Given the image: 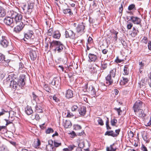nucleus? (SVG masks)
<instances>
[{
	"mask_svg": "<svg viewBox=\"0 0 151 151\" xmlns=\"http://www.w3.org/2000/svg\"><path fill=\"white\" fill-rule=\"evenodd\" d=\"M117 122V120L115 118L111 119V124L113 126H115Z\"/></svg>",
	"mask_w": 151,
	"mask_h": 151,
	"instance_id": "39",
	"label": "nucleus"
},
{
	"mask_svg": "<svg viewBox=\"0 0 151 151\" xmlns=\"http://www.w3.org/2000/svg\"><path fill=\"white\" fill-rule=\"evenodd\" d=\"M50 47L55 51H57L58 52H62L64 47L63 44L60 42L57 41H53L50 42Z\"/></svg>",
	"mask_w": 151,
	"mask_h": 151,
	"instance_id": "3",
	"label": "nucleus"
},
{
	"mask_svg": "<svg viewBox=\"0 0 151 151\" xmlns=\"http://www.w3.org/2000/svg\"><path fill=\"white\" fill-rule=\"evenodd\" d=\"M142 41L145 44H147V42L148 41V39L147 37H145L142 39Z\"/></svg>",
	"mask_w": 151,
	"mask_h": 151,
	"instance_id": "58",
	"label": "nucleus"
},
{
	"mask_svg": "<svg viewBox=\"0 0 151 151\" xmlns=\"http://www.w3.org/2000/svg\"><path fill=\"white\" fill-rule=\"evenodd\" d=\"M73 96V91L70 89H69L66 91L65 93V97L67 99L71 98Z\"/></svg>",
	"mask_w": 151,
	"mask_h": 151,
	"instance_id": "15",
	"label": "nucleus"
},
{
	"mask_svg": "<svg viewBox=\"0 0 151 151\" xmlns=\"http://www.w3.org/2000/svg\"><path fill=\"white\" fill-rule=\"evenodd\" d=\"M19 71L21 72H24L25 71V68H24V65L22 62H20L19 63Z\"/></svg>",
	"mask_w": 151,
	"mask_h": 151,
	"instance_id": "20",
	"label": "nucleus"
},
{
	"mask_svg": "<svg viewBox=\"0 0 151 151\" xmlns=\"http://www.w3.org/2000/svg\"><path fill=\"white\" fill-rule=\"evenodd\" d=\"M114 109L116 111H117L118 114L119 115H120V113L121 112H122V111L121 110L120 108H115Z\"/></svg>",
	"mask_w": 151,
	"mask_h": 151,
	"instance_id": "57",
	"label": "nucleus"
},
{
	"mask_svg": "<svg viewBox=\"0 0 151 151\" xmlns=\"http://www.w3.org/2000/svg\"><path fill=\"white\" fill-rule=\"evenodd\" d=\"M148 47L149 50H151V41H149L148 42Z\"/></svg>",
	"mask_w": 151,
	"mask_h": 151,
	"instance_id": "62",
	"label": "nucleus"
},
{
	"mask_svg": "<svg viewBox=\"0 0 151 151\" xmlns=\"http://www.w3.org/2000/svg\"><path fill=\"white\" fill-rule=\"evenodd\" d=\"M98 119L97 120L98 124L101 126L104 125V122L103 120L100 117L98 118Z\"/></svg>",
	"mask_w": 151,
	"mask_h": 151,
	"instance_id": "45",
	"label": "nucleus"
},
{
	"mask_svg": "<svg viewBox=\"0 0 151 151\" xmlns=\"http://www.w3.org/2000/svg\"><path fill=\"white\" fill-rule=\"evenodd\" d=\"M53 31L52 28L50 29L48 31L47 34L49 36H51L52 34V32Z\"/></svg>",
	"mask_w": 151,
	"mask_h": 151,
	"instance_id": "53",
	"label": "nucleus"
},
{
	"mask_svg": "<svg viewBox=\"0 0 151 151\" xmlns=\"http://www.w3.org/2000/svg\"><path fill=\"white\" fill-rule=\"evenodd\" d=\"M129 21H131L134 24L141 25V19L135 16H131Z\"/></svg>",
	"mask_w": 151,
	"mask_h": 151,
	"instance_id": "5",
	"label": "nucleus"
},
{
	"mask_svg": "<svg viewBox=\"0 0 151 151\" xmlns=\"http://www.w3.org/2000/svg\"><path fill=\"white\" fill-rule=\"evenodd\" d=\"M122 79L121 80L120 83L121 85H124L126 84L129 81L128 79L127 78L123 77Z\"/></svg>",
	"mask_w": 151,
	"mask_h": 151,
	"instance_id": "24",
	"label": "nucleus"
},
{
	"mask_svg": "<svg viewBox=\"0 0 151 151\" xmlns=\"http://www.w3.org/2000/svg\"><path fill=\"white\" fill-rule=\"evenodd\" d=\"M124 4V2H122L121 4V6L119 7V12L120 13H122V12L123 10V5Z\"/></svg>",
	"mask_w": 151,
	"mask_h": 151,
	"instance_id": "60",
	"label": "nucleus"
},
{
	"mask_svg": "<svg viewBox=\"0 0 151 151\" xmlns=\"http://www.w3.org/2000/svg\"><path fill=\"white\" fill-rule=\"evenodd\" d=\"M53 142L52 140L48 141V144L46 146V150L47 151H54L55 148L53 145Z\"/></svg>",
	"mask_w": 151,
	"mask_h": 151,
	"instance_id": "9",
	"label": "nucleus"
},
{
	"mask_svg": "<svg viewBox=\"0 0 151 151\" xmlns=\"http://www.w3.org/2000/svg\"><path fill=\"white\" fill-rule=\"evenodd\" d=\"M142 137L143 139L145 141H146L147 139V136L146 133L145 132H142Z\"/></svg>",
	"mask_w": 151,
	"mask_h": 151,
	"instance_id": "38",
	"label": "nucleus"
},
{
	"mask_svg": "<svg viewBox=\"0 0 151 151\" xmlns=\"http://www.w3.org/2000/svg\"><path fill=\"white\" fill-rule=\"evenodd\" d=\"M64 127L66 128H70L72 126V124L70 121L66 120L64 124Z\"/></svg>",
	"mask_w": 151,
	"mask_h": 151,
	"instance_id": "26",
	"label": "nucleus"
},
{
	"mask_svg": "<svg viewBox=\"0 0 151 151\" xmlns=\"http://www.w3.org/2000/svg\"><path fill=\"white\" fill-rule=\"evenodd\" d=\"M25 112L28 115H30L33 113V110L31 107L29 106H27L25 108Z\"/></svg>",
	"mask_w": 151,
	"mask_h": 151,
	"instance_id": "19",
	"label": "nucleus"
},
{
	"mask_svg": "<svg viewBox=\"0 0 151 151\" xmlns=\"http://www.w3.org/2000/svg\"><path fill=\"white\" fill-rule=\"evenodd\" d=\"M65 37L70 38L72 39L75 38V33L72 30L68 29L65 32Z\"/></svg>",
	"mask_w": 151,
	"mask_h": 151,
	"instance_id": "6",
	"label": "nucleus"
},
{
	"mask_svg": "<svg viewBox=\"0 0 151 151\" xmlns=\"http://www.w3.org/2000/svg\"><path fill=\"white\" fill-rule=\"evenodd\" d=\"M53 99L56 102H58L59 101V99L57 98L55 96H53Z\"/></svg>",
	"mask_w": 151,
	"mask_h": 151,
	"instance_id": "63",
	"label": "nucleus"
},
{
	"mask_svg": "<svg viewBox=\"0 0 151 151\" xmlns=\"http://www.w3.org/2000/svg\"><path fill=\"white\" fill-rule=\"evenodd\" d=\"M17 24H18L16 27H14V31L17 33H18L22 29L25 25L23 22L20 21L17 23Z\"/></svg>",
	"mask_w": 151,
	"mask_h": 151,
	"instance_id": "8",
	"label": "nucleus"
},
{
	"mask_svg": "<svg viewBox=\"0 0 151 151\" xmlns=\"http://www.w3.org/2000/svg\"><path fill=\"white\" fill-rule=\"evenodd\" d=\"M18 76L16 74L14 73H12L8 76V78L9 79L11 78H12V80L16 81L17 80V78Z\"/></svg>",
	"mask_w": 151,
	"mask_h": 151,
	"instance_id": "27",
	"label": "nucleus"
},
{
	"mask_svg": "<svg viewBox=\"0 0 151 151\" xmlns=\"http://www.w3.org/2000/svg\"><path fill=\"white\" fill-rule=\"evenodd\" d=\"M4 120L6 122V125L7 126L9 124H11L12 123V120H9L8 119H5Z\"/></svg>",
	"mask_w": 151,
	"mask_h": 151,
	"instance_id": "54",
	"label": "nucleus"
},
{
	"mask_svg": "<svg viewBox=\"0 0 151 151\" xmlns=\"http://www.w3.org/2000/svg\"><path fill=\"white\" fill-rule=\"evenodd\" d=\"M44 89L48 92H50L51 90L49 86L48 85L45 84L43 87Z\"/></svg>",
	"mask_w": 151,
	"mask_h": 151,
	"instance_id": "37",
	"label": "nucleus"
},
{
	"mask_svg": "<svg viewBox=\"0 0 151 151\" xmlns=\"http://www.w3.org/2000/svg\"><path fill=\"white\" fill-rule=\"evenodd\" d=\"M29 55L31 60H35L37 57V52L35 51L32 50L29 52Z\"/></svg>",
	"mask_w": 151,
	"mask_h": 151,
	"instance_id": "11",
	"label": "nucleus"
},
{
	"mask_svg": "<svg viewBox=\"0 0 151 151\" xmlns=\"http://www.w3.org/2000/svg\"><path fill=\"white\" fill-rule=\"evenodd\" d=\"M60 36V34L58 31H56L54 32L53 37L54 38L59 39Z\"/></svg>",
	"mask_w": 151,
	"mask_h": 151,
	"instance_id": "25",
	"label": "nucleus"
},
{
	"mask_svg": "<svg viewBox=\"0 0 151 151\" xmlns=\"http://www.w3.org/2000/svg\"><path fill=\"white\" fill-rule=\"evenodd\" d=\"M51 84L53 86H55L57 87L59 84V80L57 77L54 78L52 80Z\"/></svg>",
	"mask_w": 151,
	"mask_h": 151,
	"instance_id": "18",
	"label": "nucleus"
},
{
	"mask_svg": "<svg viewBox=\"0 0 151 151\" xmlns=\"http://www.w3.org/2000/svg\"><path fill=\"white\" fill-rule=\"evenodd\" d=\"M40 145V140L38 139L36 142H35L34 144L36 148H37Z\"/></svg>",
	"mask_w": 151,
	"mask_h": 151,
	"instance_id": "47",
	"label": "nucleus"
},
{
	"mask_svg": "<svg viewBox=\"0 0 151 151\" xmlns=\"http://www.w3.org/2000/svg\"><path fill=\"white\" fill-rule=\"evenodd\" d=\"M6 126H0V132L2 133H4V132L6 131Z\"/></svg>",
	"mask_w": 151,
	"mask_h": 151,
	"instance_id": "43",
	"label": "nucleus"
},
{
	"mask_svg": "<svg viewBox=\"0 0 151 151\" xmlns=\"http://www.w3.org/2000/svg\"><path fill=\"white\" fill-rule=\"evenodd\" d=\"M75 147H76V146L75 145H70L68 146V149L69 150V151H71L73 150Z\"/></svg>",
	"mask_w": 151,
	"mask_h": 151,
	"instance_id": "55",
	"label": "nucleus"
},
{
	"mask_svg": "<svg viewBox=\"0 0 151 151\" xmlns=\"http://www.w3.org/2000/svg\"><path fill=\"white\" fill-rule=\"evenodd\" d=\"M105 135L111 136L114 137L117 136V134L113 132V131H107L105 134Z\"/></svg>",
	"mask_w": 151,
	"mask_h": 151,
	"instance_id": "21",
	"label": "nucleus"
},
{
	"mask_svg": "<svg viewBox=\"0 0 151 151\" xmlns=\"http://www.w3.org/2000/svg\"><path fill=\"white\" fill-rule=\"evenodd\" d=\"M6 62L5 59V56L3 54L0 53V63H4Z\"/></svg>",
	"mask_w": 151,
	"mask_h": 151,
	"instance_id": "30",
	"label": "nucleus"
},
{
	"mask_svg": "<svg viewBox=\"0 0 151 151\" xmlns=\"http://www.w3.org/2000/svg\"><path fill=\"white\" fill-rule=\"evenodd\" d=\"M25 75H22L20 76V79L17 81L11 80L10 81V86L11 87L15 90H19L24 86L25 84Z\"/></svg>",
	"mask_w": 151,
	"mask_h": 151,
	"instance_id": "2",
	"label": "nucleus"
},
{
	"mask_svg": "<svg viewBox=\"0 0 151 151\" xmlns=\"http://www.w3.org/2000/svg\"><path fill=\"white\" fill-rule=\"evenodd\" d=\"M53 144L54 146V147L55 148L58 147L61 145V143H58L56 142L55 140L54 141Z\"/></svg>",
	"mask_w": 151,
	"mask_h": 151,
	"instance_id": "46",
	"label": "nucleus"
},
{
	"mask_svg": "<svg viewBox=\"0 0 151 151\" xmlns=\"http://www.w3.org/2000/svg\"><path fill=\"white\" fill-rule=\"evenodd\" d=\"M124 74L125 75H127L129 73V69L128 66L127 65H125L124 69Z\"/></svg>",
	"mask_w": 151,
	"mask_h": 151,
	"instance_id": "33",
	"label": "nucleus"
},
{
	"mask_svg": "<svg viewBox=\"0 0 151 151\" xmlns=\"http://www.w3.org/2000/svg\"><path fill=\"white\" fill-rule=\"evenodd\" d=\"M141 149L142 151H148L147 147L143 144H142Z\"/></svg>",
	"mask_w": 151,
	"mask_h": 151,
	"instance_id": "48",
	"label": "nucleus"
},
{
	"mask_svg": "<svg viewBox=\"0 0 151 151\" xmlns=\"http://www.w3.org/2000/svg\"><path fill=\"white\" fill-rule=\"evenodd\" d=\"M8 16L4 19V23L6 25L13 27L18 22L20 21L22 18V15L13 11H10L7 13Z\"/></svg>",
	"mask_w": 151,
	"mask_h": 151,
	"instance_id": "1",
	"label": "nucleus"
},
{
	"mask_svg": "<svg viewBox=\"0 0 151 151\" xmlns=\"http://www.w3.org/2000/svg\"><path fill=\"white\" fill-rule=\"evenodd\" d=\"M79 114L81 116H84L86 113V108L84 106H82L78 109Z\"/></svg>",
	"mask_w": 151,
	"mask_h": 151,
	"instance_id": "12",
	"label": "nucleus"
},
{
	"mask_svg": "<svg viewBox=\"0 0 151 151\" xmlns=\"http://www.w3.org/2000/svg\"><path fill=\"white\" fill-rule=\"evenodd\" d=\"M78 109L77 105H73L71 107V111H76Z\"/></svg>",
	"mask_w": 151,
	"mask_h": 151,
	"instance_id": "51",
	"label": "nucleus"
},
{
	"mask_svg": "<svg viewBox=\"0 0 151 151\" xmlns=\"http://www.w3.org/2000/svg\"><path fill=\"white\" fill-rule=\"evenodd\" d=\"M113 83V80L110 75H108L106 77L105 84L106 86L111 85Z\"/></svg>",
	"mask_w": 151,
	"mask_h": 151,
	"instance_id": "13",
	"label": "nucleus"
},
{
	"mask_svg": "<svg viewBox=\"0 0 151 151\" xmlns=\"http://www.w3.org/2000/svg\"><path fill=\"white\" fill-rule=\"evenodd\" d=\"M106 85H105V84L101 83V88H100V89H101V90L102 91H105V90L106 89Z\"/></svg>",
	"mask_w": 151,
	"mask_h": 151,
	"instance_id": "42",
	"label": "nucleus"
},
{
	"mask_svg": "<svg viewBox=\"0 0 151 151\" xmlns=\"http://www.w3.org/2000/svg\"><path fill=\"white\" fill-rule=\"evenodd\" d=\"M6 113H9V117L12 118V116H11L12 114L14 113L13 111H10L8 112L7 110H5L3 109H1V111L0 112V116L3 115L4 114Z\"/></svg>",
	"mask_w": 151,
	"mask_h": 151,
	"instance_id": "17",
	"label": "nucleus"
},
{
	"mask_svg": "<svg viewBox=\"0 0 151 151\" xmlns=\"http://www.w3.org/2000/svg\"><path fill=\"white\" fill-rule=\"evenodd\" d=\"M53 130L51 128H48L45 132L46 134H50L51 133H53Z\"/></svg>",
	"mask_w": 151,
	"mask_h": 151,
	"instance_id": "44",
	"label": "nucleus"
},
{
	"mask_svg": "<svg viewBox=\"0 0 151 151\" xmlns=\"http://www.w3.org/2000/svg\"><path fill=\"white\" fill-rule=\"evenodd\" d=\"M35 109V111L36 112L42 113L43 112L42 108L40 105H36Z\"/></svg>",
	"mask_w": 151,
	"mask_h": 151,
	"instance_id": "22",
	"label": "nucleus"
},
{
	"mask_svg": "<svg viewBox=\"0 0 151 151\" xmlns=\"http://www.w3.org/2000/svg\"><path fill=\"white\" fill-rule=\"evenodd\" d=\"M116 72V69H113L110 71L109 74L108 75H110V77H111L112 76L114 78L115 76Z\"/></svg>",
	"mask_w": 151,
	"mask_h": 151,
	"instance_id": "32",
	"label": "nucleus"
},
{
	"mask_svg": "<svg viewBox=\"0 0 151 151\" xmlns=\"http://www.w3.org/2000/svg\"><path fill=\"white\" fill-rule=\"evenodd\" d=\"M144 63H143L142 62H141L139 63V72L140 73H142V69L144 68Z\"/></svg>",
	"mask_w": 151,
	"mask_h": 151,
	"instance_id": "34",
	"label": "nucleus"
},
{
	"mask_svg": "<svg viewBox=\"0 0 151 151\" xmlns=\"http://www.w3.org/2000/svg\"><path fill=\"white\" fill-rule=\"evenodd\" d=\"M74 128V129L76 130L80 129L81 128V126L78 124L75 125Z\"/></svg>",
	"mask_w": 151,
	"mask_h": 151,
	"instance_id": "56",
	"label": "nucleus"
},
{
	"mask_svg": "<svg viewBox=\"0 0 151 151\" xmlns=\"http://www.w3.org/2000/svg\"><path fill=\"white\" fill-rule=\"evenodd\" d=\"M85 26L83 23L79 24L76 28V31L78 33H83L85 32Z\"/></svg>",
	"mask_w": 151,
	"mask_h": 151,
	"instance_id": "7",
	"label": "nucleus"
},
{
	"mask_svg": "<svg viewBox=\"0 0 151 151\" xmlns=\"http://www.w3.org/2000/svg\"><path fill=\"white\" fill-rule=\"evenodd\" d=\"M128 136H129V138L130 139H132L134 137V134L133 132L132 131H130V132L129 133Z\"/></svg>",
	"mask_w": 151,
	"mask_h": 151,
	"instance_id": "49",
	"label": "nucleus"
},
{
	"mask_svg": "<svg viewBox=\"0 0 151 151\" xmlns=\"http://www.w3.org/2000/svg\"><path fill=\"white\" fill-rule=\"evenodd\" d=\"M133 26V24L131 23H130L128 24L127 25V28L128 29H131Z\"/></svg>",
	"mask_w": 151,
	"mask_h": 151,
	"instance_id": "59",
	"label": "nucleus"
},
{
	"mask_svg": "<svg viewBox=\"0 0 151 151\" xmlns=\"http://www.w3.org/2000/svg\"><path fill=\"white\" fill-rule=\"evenodd\" d=\"M74 115L72 113H71L69 111H68V113L67 115V117L71 118Z\"/></svg>",
	"mask_w": 151,
	"mask_h": 151,
	"instance_id": "50",
	"label": "nucleus"
},
{
	"mask_svg": "<svg viewBox=\"0 0 151 151\" xmlns=\"http://www.w3.org/2000/svg\"><path fill=\"white\" fill-rule=\"evenodd\" d=\"M34 7V4L29 3L28 4L27 10L29 12L31 13L32 11V9Z\"/></svg>",
	"mask_w": 151,
	"mask_h": 151,
	"instance_id": "28",
	"label": "nucleus"
},
{
	"mask_svg": "<svg viewBox=\"0 0 151 151\" xmlns=\"http://www.w3.org/2000/svg\"><path fill=\"white\" fill-rule=\"evenodd\" d=\"M140 118H144L146 116L145 114L144 113L143 110H142L140 112H139L138 114Z\"/></svg>",
	"mask_w": 151,
	"mask_h": 151,
	"instance_id": "36",
	"label": "nucleus"
},
{
	"mask_svg": "<svg viewBox=\"0 0 151 151\" xmlns=\"http://www.w3.org/2000/svg\"><path fill=\"white\" fill-rule=\"evenodd\" d=\"M0 151H9L8 149L4 145H3L0 147Z\"/></svg>",
	"mask_w": 151,
	"mask_h": 151,
	"instance_id": "40",
	"label": "nucleus"
},
{
	"mask_svg": "<svg viewBox=\"0 0 151 151\" xmlns=\"http://www.w3.org/2000/svg\"><path fill=\"white\" fill-rule=\"evenodd\" d=\"M112 34H114V37L115 41H116L117 39V35L118 34V32L115 30H114L112 32Z\"/></svg>",
	"mask_w": 151,
	"mask_h": 151,
	"instance_id": "41",
	"label": "nucleus"
},
{
	"mask_svg": "<svg viewBox=\"0 0 151 151\" xmlns=\"http://www.w3.org/2000/svg\"><path fill=\"white\" fill-rule=\"evenodd\" d=\"M33 34V31H29V33H26L24 35V37L26 38L27 39L30 38L32 37V36Z\"/></svg>",
	"mask_w": 151,
	"mask_h": 151,
	"instance_id": "29",
	"label": "nucleus"
},
{
	"mask_svg": "<svg viewBox=\"0 0 151 151\" xmlns=\"http://www.w3.org/2000/svg\"><path fill=\"white\" fill-rule=\"evenodd\" d=\"M0 44L4 47H6L9 45V42L6 38L4 36H2L0 40Z\"/></svg>",
	"mask_w": 151,
	"mask_h": 151,
	"instance_id": "10",
	"label": "nucleus"
},
{
	"mask_svg": "<svg viewBox=\"0 0 151 151\" xmlns=\"http://www.w3.org/2000/svg\"><path fill=\"white\" fill-rule=\"evenodd\" d=\"M116 149L117 147L115 143H113L109 147H107L106 148L107 151H116Z\"/></svg>",
	"mask_w": 151,
	"mask_h": 151,
	"instance_id": "16",
	"label": "nucleus"
},
{
	"mask_svg": "<svg viewBox=\"0 0 151 151\" xmlns=\"http://www.w3.org/2000/svg\"><path fill=\"white\" fill-rule=\"evenodd\" d=\"M123 61V60H122L119 59L118 57L115 60V61L117 63H121Z\"/></svg>",
	"mask_w": 151,
	"mask_h": 151,
	"instance_id": "61",
	"label": "nucleus"
},
{
	"mask_svg": "<svg viewBox=\"0 0 151 151\" xmlns=\"http://www.w3.org/2000/svg\"><path fill=\"white\" fill-rule=\"evenodd\" d=\"M135 6L134 4L130 5L128 7V9L129 10H131L135 8Z\"/></svg>",
	"mask_w": 151,
	"mask_h": 151,
	"instance_id": "52",
	"label": "nucleus"
},
{
	"mask_svg": "<svg viewBox=\"0 0 151 151\" xmlns=\"http://www.w3.org/2000/svg\"><path fill=\"white\" fill-rule=\"evenodd\" d=\"M89 91L90 92L91 95H95L96 91L92 85H91L89 87Z\"/></svg>",
	"mask_w": 151,
	"mask_h": 151,
	"instance_id": "23",
	"label": "nucleus"
},
{
	"mask_svg": "<svg viewBox=\"0 0 151 151\" xmlns=\"http://www.w3.org/2000/svg\"><path fill=\"white\" fill-rule=\"evenodd\" d=\"M32 96H33V99L35 100L36 98H37V96L35 94L34 92H33L32 93Z\"/></svg>",
	"mask_w": 151,
	"mask_h": 151,
	"instance_id": "64",
	"label": "nucleus"
},
{
	"mask_svg": "<svg viewBox=\"0 0 151 151\" xmlns=\"http://www.w3.org/2000/svg\"><path fill=\"white\" fill-rule=\"evenodd\" d=\"M144 105V104L143 103L142 101L138 100L135 103L133 107L134 111L136 112L139 110H141V108H142V106Z\"/></svg>",
	"mask_w": 151,
	"mask_h": 151,
	"instance_id": "4",
	"label": "nucleus"
},
{
	"mask_svg": "<svg viewBox=\"0 0 151 151\" xmlns=\"http://www.w3.org/2000/svg\"><path fill=\"white\" fill-rule=\"evenodd\" d=\"M63 12L65 14L69 13L70 15H72L73 14L71 9H66L63 10Z\"/></svg>",
	"mask_w": 151,
	"mask_h": 151,
	"instance_id": "35",
	"label": "nucleus"
},
{
	"mask_svg": "<svg viewBox=\"0 0 151 151\" xmlns=\"http://www.w3.org/2000/svg\"><path fill=\"white\" fill-rule=\"evenodd\" d=\"M88 57L89 58L88 61L90 62H95L97 59L96 56L92 53L89 54Z\"/></svg>",
	"mask_w": 151,
	"mask_h": 151,
	"instance_id": "14",
	"label": "nucleus"
},
{
	"mask_svg": "<svg viewBox=\"0 0 151 151\" xmlns=\"http://www.w3.org/2000/svg\"><path fill=\"white\" fill-rule=\"evenodd\" d=\"M6 14V12L4 9L1 7H0V17H4Z\"/></svg>",
	"mask_w": 151,
	"mask_h": 151,
	"instance_id": "31",
	"label": "nucleus"
}]
</instances>
